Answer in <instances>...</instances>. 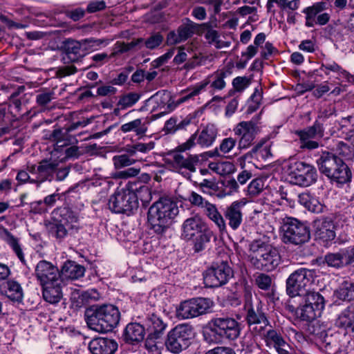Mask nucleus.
<instances>
[{
    "instance_id": "f257e3e1",
    "label": "nucleus",
    "mask_w": 354,
    "mask_h": 354,
    "mask_svg": "<svg viewBox=\"0 0 354 354\" xmlns=\"http://www.w3.org/2000/svg\"><path fill=\"white\" fill-rule=\"evenodd\" d=\"M196 133L192 134L185 142L178 146L174 151L169 152L165 159L166 163L174 171L191 181L192 174L196 171L200 164V159L198 155L187 153L186 151L196 145Z\"/></svg>"
},
{
    "instance_id": "f03ea898",
    "label": "nucleus",
    "mask_w": 354,
    "mask_h": 354,
    "mask_svg": "<svg viewBox=\"0 0 354 354\" xmlns=\"http://www.w3.org/2000/svg\"><path fill=\"white\" fill-rule=\"evenodd\" d=\"M149 188L142 185L136 191L131 189L117 190L109 199V209L116 214L130 215L138 210L139 200L147 203L151 200Z\"/></svg>"
},
{
    "instance_id": "7ed1b4c3",
    "label": "nucleus",
    "mask_w": 354,
    "mask_h": 354,
    "mask_svg": "<svg viewBox=\"0 0 354 354\" xmlns=\"http://www.w3.org/2000/svg\"><path fill=\"white\" fill-rule=\"evenodd\" d=\"M176 202L169 198H160L149 209L147 221L155 233H164L178 214Z\"/></svg>"
},
{
    "instance_id": "20e7f679",
    "label": "nucleus",
    "mask_w": 354,
    "mask_h": 354,
    "mask_svg": "<svg viewBox=\"0 0 354 354\" xmlns=\"http://www.w3.org/2000/svg\"><path fill=\"white\" fill-rule=\"evenodd\" d=\"M88 327L98 333L112 331L119 324L120 313L112 304L93 306L86 311Z\"/></svg>"
},
{
    "instance_id": "39448f33",
    "label": "nucleus",
    "mask_w": 354,
    "mask_h": 354,
    "mask_svg": "<svg viewBox=\"0 0 354 354\" xmlns=\"http://www.w3.org/2000/svg\"><path fill=\"white\" fill-rule=\"evenodd\" d=\"M250 261L257 269L270 272L281 263L278 250L261 239L250 243Z\"/></svg>"
},
{
    "instance_id": "423d86ee",
    "label": "nucleus",
    "mask_w": 354,
    "mask_h": 354,
    "mask_svg": "<svg viewBox=\"0 0 354 354\" xmlns=\"http://www.w3.org/2000/svg\"><path fill=\"white\" fill-rule=\"evenodd\" d=\"M240 333V324L235 319L226 316L212 318L208 323L204 336L209 343H219L223 338L234 340Z\"/></svg>"
},
{
    "instance_id": "0eeeda50",
    "label": "nucleus",
    "mask_w": 354,
    "mask_h": 354,
    "mask_svg": "<svg viewBox=\"0 0 354 354\" xmlns=\"http://www.w3.org/2000/svg\"><path fill=\"white\" fill-rule=\"evenodd\" d=\"M281 229L282 241L286 244L300 245L310 239V230L308 224L296 218H284Z\"/></svg>"
},
{
    "instance_id": "6e6552de",
    "label": "nucleus",
    "mask_w": 354,
    "mask_h": 354,
    "mask_svg": "<svg viewBox=\"0 0 354 354\" xmlns=\"http://www.w3.org/2000/svg\"><path fill=\"white\" fill-rule=\"evenodd\" d=\"M285 171L292 184L301 187H308L317 179L316 169L302 161H289L286 166Z\"/></svg>"
},
{
    "instance_id": "1a4fd4ad",
    "label": "nucleus",
    "mask_w": 354,
    "mask_h": 354,
    "mask_svg": "<svg viewBox=\"0 0 354 354\" xmlns=\"http://www.w3.org/2000/svg\"><path fill=\"white\" fill-rule=\"evenodd\" d=\"M315 272L301 268L291 273L286 279V292L291 297L301 296L310 290Z\"/></svg>"
},
{
    "instance_id": "9d476101",
    "label": "nucleus",
    "mask_w": 354,
    "mask_h": 354,
    "mask_svg": "<svg viewBox=\"0 0 354 354\" xmlns=\"http://www.w3.org/2000/svg\"><path fill=\"white\" fill-rule=\"evenodd\" d=\"M79 230L78 217L73 212H70L66 218L51 224L50 233L57 243L70 244L75 238Z\"/></svg>"
},
{
    "instance_id": "9b49d317",
    "label": "nucleus",
    "mask_w": 354,
    "mask_h": 354,
    "mask_svg": "<svg viewBox=\"0 0 354 354\" xmlns=\"http://www.w3.org/2000/svg\"><path fill=\"white\" fill-rule=\"evenodd\" d=\"M192 335V326L178 324L168 333L165 342L166 348L172 353L178 354L189 346Z\"/></svg>"
},
{
    "instance_id": "f8f14e48",
    "label": "nucleus",
    "mask_w": 354,
    "mask_h": 354,
    "mask_svg": "<svg viewBox=\"0 0 354 354\" xmlns=\"http://www.w3.org/2000/svg\"><path fill=\"white\" fill-rule=\"evenodd\" d=\"M200 90H193L190 93L180 96L177 99L172 97L171 93L168 90H159L149 100L157 104V107L164 110L153 115L154 119H158L167 113L174 110L180 104L187 102L197 95Z\"/></svg>"
},
{
    "instance_id": "ddd939ff",
    "label": "nucleus",
    "mask_w": 354,
    "mask_h": 354,
    "mask_svg": "<svg viewBox=\"0 0 354 354\" xmlns=\"http://www.w3.org/2000/svg\"><path fill=\"white\" fill-rule=\"evenodd\" d=\"M213 306L214 302L209 298H192L180 304L176 308V315L182 319H192L207 313Z\"/></svg>"
},
{
    "instance_id": "4468645a",
    "label": "nucleus",
    "mask_w": 354,
    "mask_h": 354,
    "mask_svg": "<svg viewBox=\"0 0 354 354\" xmlns=\"http://www.w3.org/2000/svg\"><path fill=\"white\" fill-rule=\"evenodd\" d=\"M234 276V272L226 261L214 263L204 275L206 286L217 288L226 284Z\"/></svg>"
},
{
    "instance_id": "2eb2a0df",
    "label": "nucleus",
    "mask_w": 354,
    "mask_h": 354,
    "mask_svg": "<svg viewBox=\"0 0 354 354\" xmlns=\"http://www.w3.org/2000/svg\"><path fill=\"white\" fill-rule=\"evenodd\" d=\"M269 328L263 329L257 326L252 328V332L260 336L263 339L266 346L274 348L278 354H290L291 347L283 339L281 334L272 328L270 325Z\"/></svg>"
},
{
    "instance_id": "dca6fc26",
    "label": "nucleus",
    "mask_w": 354,
    "mask_h": 354,
    "mask_svg": "<svg viewBox=\"0 0 354 354\" xmlns=\"http://www.w3.org/2000/svg\"><path fill=\"white\" fill-rule=\"evenodd\" d=\"M245 307L247 308L246 321L251 327L257 326L262 327L263 329L270 326V322L268 319L263 306L261 301L256 299L253 302L252 300V293L250 290H245Z\"/></svg>"
},
{
    "instance_id": "f3484780",
    "label": "nucleus",
    "mask_w": 354,
    "mask_h": 354,
    "mask_svg": "<svg viewBox=\"0 0 354 354\" xmlns=\"http://www.w3.org/2000/svg\"><path fill=\"white\" fill-rule=\"evenodd\" d=\"M258 153L259 156H263L265 153L268 154L269 151L266 147H263L262 145L254 146L250 153H248L237 158V163L240 166L241 171L237 175V180L240 185H245L250 179L254 176V165L252 162H246L248 158L252 157V153Z\"/></svg>"
},
{
    "instance_id": "a211bd4d",
    "label": "nucleus",
    "mask_w": 354,
    "mask_h": 354,
    "mask_svg": "<svg viewBox=\"0 0 354 354\" xmlns=\"http://www.w3.org/2000/svg\"><path fill=\"white\" fill-rule=\"evenodd\" d=\"M323 127L319 122H315L311 127L297 131L296 134L300 140V147L308 150L315 149L319 147V142L323 136Z\"/></svg>"
},
{
    "instance_id": "6ab92c4d",
    "label": "nucleus",
    "mask_w": 354,
    "mask_h": 354,
    "mask_svg": "<svg viewBox=\"0 0 354 354\" xmlns=\"http://www.w3.org/2000/svg\"><path fill=\"white\" fill-rule=\"evenodd\" d=\"M235 135L240 137L239 147L246 149L252 143L256 134L259 131L257 119L252 118L250 121L241 122L234 129Z\"/></svg>"
},
{
    "instance_id": "aec40b11",
    "label": "nucleus",
    "mask_w": 354,
    "mask_h": 354,
    "mask_svg": "<svg viewBox=\"0 0 354 354\" xmlns=\"http://www.w3.org/2000/svg\"><path fill=\"white\" fill-rule=\"evenodd\" d=\"M35 274L42 286L54 281L55 283H63L58 268L47 261H40L37 264Z\"/></svg>"
},
{
    "instance_id": "412c9836",
    "label": "nucleus",
    "mask_w": 354,
    "mask_h": 354,
    "mask_svg": "<svg viewBox=\"0 0 354 354\" xmlns=\"http://www.w3.org/2000/svg\"><path fill=\"white\" fill-rule=\"evenodd\" d=\"M57 164L47 160L41 161L38 165L28 166V169L32 176V182L41 183L54 179Z\"/></svg>"
},
{
    "instance_id": "4be33fe9",
    "label": "nucleus",
    "mask_w": 354,
    "mask_h": 354,
    "mask_svg": "<svg viewBox=\"0 0 354 354\" xmlns=\"http://www.w3.org/2000/svg\"><path fill=\"white\" fill-rule=\"evenodd\" d=\"M316 238L324 243L331 241L335 238V225L328 217H322L313 222Z\"/></svg>"
},
{
    "instance_id": "5701e85b",
    "label": "nucleus",
    "mask_w": 354,
    "mask_h": 354,
    "mask_svg": "<svg viewBox=\"0 0 354 354\" xmlns=\"http://www.w3.org/2000/svg\"><path fill=\"white\" fill-rule=\"evenodd\" d=\"M245 203L236 201L227 206L224 212L225 219L229 226L233 230H237L243 222V214L242 212Z\"/></svg>"
},
{
    "instance_id": "b1692460",
    "label": "nucleus",
    "mask_w": 354,
    "mask_h": 354,
    "mask_svg": "<svg viewBox=\"0 0 354 354\" xmlns=\"http://www.w3.org/2000/svg\"><path fill=\"white\" fill-rule=\"evenodd\" d=\"M207 229L205 223L199 216L187 218L182 225V236L187 240L192 239Z\"/></svg>"
},
{
    "instance_id": "393cba45",
    "label": "nucleus",
    "mask_w": 354,
    "mask_h": 354,
    "mask_svg": "<svg viewBox=\"0 0 354 354\" xmlns=\"http://www.w3.org/2000/svg\"><path fill=\"white\" fill-rule=\"evenodd\" d=\"M117 348L118 344L113 339L104 337L94 338L88 344L92 354H113Z\"/></svg>"
},
{
    "instance_id": "a878e982",
    "label": "nucleus",
    "mask_w": 354,
    "mask_h": 354,
    "mask_svg": "<svg viewBox=\"0 0 354 354\" xmlns=\"http://www.w3.org/2000/svg\"><path fill=\"white\" fill-rule=\"evenodd\" d=\"M330 183L342 186L348 183L352 179V171L348 166L342 160L327 176Z\"/></svg>"
},
{
    "instance_id": "bb28decb",
    "label": "nucleus",
    "mask_w": 354,
    "mask_h": 354,
    "mask_svg": "<svg viewBox=\"0 0 354 354\" xmlns=\"http://www.w3.org/2000/svg\"><path fill=\"white\" fill-rule=\"evenodd\" d=\"M194 133H196L195 143L202 147H209L214 142L218 135V129L214 124L209 123Z\"/></svg>"
},
{
    "instance_id": "cd10ccee",
    "label": "nucleus",
    "mask_w": 354,
    "mask_h": 354,
    "mask_svg": "<svg viewBox=\"0 0 354 354\" xmlns=\"http://www.w3.org/2000/svg\"><path fill=\"white\" fill-rule=\"evenodd\" d=\"M342 160L335 154L325 151L317 160V164L319 171L327 177Z\"/></svg>"
},
{
    "instance_id": "c85d7f7f",
    "label": "nucleus",
    "mask_w": 354,
    "mask_h": 354,
    "mask_svg": "<svg viewBox=\"0 0 354 354\" xmlns=\"http://www.w3.org/2000/svg\"><path fill=\"white\" fill-rule=\"evenodd\" d=\"M149 120L147 118H140L127 122L120 127L122 133L133 132L138 138L145 136L148 131Z\"/></svg>"
},
{
    "instance_id": "c756f323",
    "label": "nucleus",
    "mask_w": 354,
    "mask_h": 354,
    "mask_svg": "<svg viewBox=\"0 0 354 354\" xmlns=\"http://www.w3.org/2000/svg\"><path fill=\"white\" fill-rule=\"evenodd\" d=\"M145 327L137 322L128 324L123 333L124 341L131 344L142 342L145 338Z\"/></svg>"
},
{
    "instance_id": "7c9ffc66",
    "label": "nucleus",
    "mask_w": 354,
    "mask_h": 354,
    "mask_svg": "<svg viewBox=\"0 0 354 354\" xmlns=\"http://www.w3.org/2000/svg\"><path fill=\"white\" fill-rule=\"evenodd\" d=\"M335 325L343 330L350 328L354 333V306L351 305L342 310L335 319Z\"/></svg>"
},
{
    "instance_id": "2f4dec72",
    "label": "nucleus",
    "mask_w": 354,
    "mask_h": 354,
    "mask_svg": "<svg viewBox=\"0 0 354 354\" xmlns=\"http://www.w3.org/2000/svg\"><path fill=\"white\" fill-rule=\"evenodd\" d=\"M207 26L205 24H198L190 20L189 18H185L182 24L178 28L179 37L183 41L193 36L194 34H199L202 27Z\"/></svg>"
},
{
    "instance_id": "473e14b6",
    "label": "nucleus",
    "mask_w": 354,
    "mask_h": 354,
    "mask_svg": "<svg viewBox=\"0 0 354 354\" xmlns=\"http://www.w3.org/2000/svg\"><path fill=\"white\" fill-rule=\"evenodd\" d=\"M298 202L306 209L319 214L323 212L324 205L315 196L309 193L304 192L298 195Z\"/></svg>"
},
{
    "instance_id": "72a5a7b5",
    "label": "nucleus",
    "mask_w": 354,
    "mask_h": 354,
    "mask_svg": "<svg viewBox=\"0 0 354 354\" xmlns=\"http://www.w3.org/2000/svg\"><path fill=\"white\" fill-rule=\"evenodd\" d=\"M85 268L75 261H68L62 266L60 274L61 279H77L84 276Z\"/></svg>"
},
{
    "instance_id": "f704fd0d",
    "label": "nucleus",
    "mask_w": 354,
    "mask_h": 354,
    "mask_svg": "<svg viewBox=\"0 0 354 354\" xmlns=\"http://www.w3.org/2000/svg\"><path fill=\"white\" fill-rule=\"evenodd\" d=\"M62 284L54 281L42 286L44 300L53 304L58 303L62 297Z\"/></svg>"
},
{
    "instance_id": "c9c22d12",
    "label": "nucleus",
    "mask_w": 354,
    "mask_h": 354,
    "mask_svg": "<svg viewBox=\"0 0 354 354\" xmlns=\"http://www.w3.org/2000/svg\"><path fill=\"white\" fill-rule=\"evenodd\" d=\"M5 295L12 302L21 304L24 290L19 283L15 280H8L5 284Z\"/></svg>"
},
{
    "instance_id": "e433bc0d",
    "label": "nucleus",
    "mask_w": 354,
    "mask_h": 354,
    "mask_svg": "<svg viewBox=\"0 0 354 354\" xmlns=\"http://www.w3.org/2000/svg\"><path fill=\"white\" fill-rule=\"evenodd\" d=\"M327 8L328 3L324 1L316 2L313 6L304 8L303 12L306 15V26L311 28L317 24L315 17Z\"/></svg>"
},
{
    "instance_id": "4c0bfd02",
    "label": "nucleus",
    "mask_w": 354,
    "mask_h": 354,
    "mask_svg": "<svg viewBox=\"0 0 354 354\" xmlns=\"http://www.w3.org/2000/svg\"><path fill=\"white\" fill-rule=\"evenodd\" d=\"M147 329L155 337H160L167 327V324L156 314H151L146 319Z\"/></svg>"
},
{
    "instance_id": "58836bf2",
    "label": "nucleus",
    "mask_w": 354,
    "mask_h": 354,
    "mask_svg": "<svg viewBox=\"0 0 354 354\" xmlns=\"http://www.w3.org/2000/svg\"><path fill=\"white\" fill-rule=\"evenodd\" d=\"M302 296L304 297L305 304L312 306L313 308L322 313L325 306V301L322 295L319 292L308 291Z\"/></svg>"
},
{
    "instance_id": "ea45409f",
    "label": "nucleus",
    "mask_w": 354,
    "mask_h": 354,
    "mask_svg": "<svg viewBox=\"0 0 354 354\" xmlns=\"http://www.w3.org/2000/svg\"><path fill=\"white\" fill-rule=\"evenodd\" d=\"M335 295L343 301L354 300V282L350 280L344 281L336 290Z\"/></svg>"
},
{
    "instance_id": "a19ab883",
    "label": "nucleus",
    "mask_w": 354,
    "mask_h": 354,
    "mask_svg": "<svg viewBox=\"0 0 354 354\" xmlns=\"http://www.w3.org/2000/svg\"><path fill=\"white\" fill-rule=\"evenodd\" d=\"M66 53L71 62H76L84 56L81 40H68L65 44Z\"/></svg>"
},
{
    "instance_id": "79ce46f5",
    "label": "nucleus",
    "mask_w": 354,
    "mask_h": 354,
    "mask_svg": "<svg viewBox=\"0 0 354 354\" xmlns=\"http://www.w3.org/2000/svg\"><path fill=\"white\" fill-rule=\"evenodd\" d=\"M295 314L297 317L302 321L311 322L320 317L322 313L304 304L297 308Z\"/></svg>"
},
{
    "instance_id": "37998d69",
    "label": "nucleus",
    "mask_w": 354,
    "mask_h": 354,
    "mask_svg": "<svg viewBox=\"0 0 354 354\" xmlns=\"http://www.w3.org/2000/svg\"><path fill=\"white\" fill-rule=\"evenodd\" d=\"M82 52L84 56L88 51H94L98 50L102 46H106L108 40L104 39H95L93 37L81 39Z\"/></svg>"
},
{
    "instance_id": "c03bdc74",
    "label": "nucleus",
    "mask_w": 354,
    "mask_h": 354,
    "mask_svg": "<svg viewBox=\"0 0 354 354\" xmlns=\"http://www.w3.org/2000/svg\"><path fill=\"white\" fill-rule=\"evenodd\" d=\"M344 248L335 253H328L325 255L324 260L328 266L342 268L346 266L344 259Z\"/></svg>"
},
{
    "instance_id": "a18cd8bd",
    "label": "nucleus",
    "mask_w": 354,
    "mask_h": 354,
    "mask_svg": "<svg viewBox=\"0 0 354 354\" xmlns=\"http://www.w3.org/2000/svg\"><path fill=\"white\" fill-rule=\"evenodd\" d=\"M142 41V38L137 39L136 40L132 41L127 44L124 42L117 41L114 45L113 52L110 55V57H115L118 55L127 53L133 49L135 46L140 44Z\"/></svg>"
},
{
    "instance_id": "49530a36",
    "label": "nucleus",
    "mask_w": 354,
    "mask_h": 354,
    "mask_svg": "<svg viewBox=\"0 0 354 354\" xmlns=\"http://www.w3.org/2000/svg\"><path fill=\"white\" fill-rule=\"evenodd\" d=\"M4 239L6 242L12 248V250L16 254L19 259L22 263H25L24 254L23 253L21 245L19 244V239L7 230L5 231Z\"/></svg>"
},
{
    "instance_id": "de8ad7c7",
    "label": "nucleus",
    "mask_w": 354,
    "mask_h": 354,
    "mask_svg": "<svg viewBox=\"0 0 354 354\" xmlns=\"http://www.w3.org/2000/svg\"><path fill=\"white\" fill-rule=\"evenodd\" d=\"M212 235V232L207 228L195 236L196 239L194 245V251L196 252H199L203 250L206 243L209 242Z\"/></svg>"
},
{
    "instance_id": "09e8293b",
    "label": "nucleus",
    "mask_w": 354,
    "mask_h": 354,
    "mask_svg": "<svg viewBox=\"0 0 354 354\" xmlns=\"http://www.w3.org/2000/svg\"><path fill=\"white\" fill-rule=\"evenodd\" d=\"M140 95L135 92H130L122 95L118 101V105L124 109L132 106L140 99Z\"/></svg>"
},
{
    "instance_id": "8fccbe9b",
    "label": "nucleus",
    "mask_w": 354,
    "mask_h": 354,
    "mask_svg": "<svg viewBox=\"0 0 354 354\" xmlns=\"http://www.w3.org/2000/svg\"><path fill=\"white\" fill-rule=\"evenodd\" d=\"M112 161L116 169L129 167L136 162L134 159L131 158L129 155L126 153L114 156L112 158Z\"/></svg>"
},
{
    "instance_id": "3c124183",
    "label": "nucleus",
    "mask_w": 354,
    "mask_h": 354,
    "mask_svg": "<svg viewBox=\"0 0 354 354\" xmlns=\"http://www.w3.org/2000/svg\"><path fill=\"white\" fill-rule=\"evenodd\" d=\"M264 180L261 178L253 179L248 186V193L250 196H256L264 189Z\"/></svg>"
},
{
    "instance_id": "603ef678",
    "label": "nucleus",
    "mask_w": 354,
    "mask_h": 354,
    "mask_svg": "<svg viewBox=\"0 0 354 354\" xmlns=\"http://www.w3.org/2000/svg\"><path fill=\"white\" fill-rule=\"evenodd\" d=\"M203 24H205L207 26L202 27L201 28L199 34L204 33L205 39L208 41L209 44H216L219 37L218 32L211 28V25L209 23H203Z\"/></svg>"
},
{
    "instance_id": "864d4df0",
    "label": "nucleus",
    "mask_w": 354,
    "mask_h": 354,
    "mask_svg": "<svg viewBox=\"0 0 354 354\" xmlns=\"http://www.w3.org/2000/svg\"><path fill=\"white\" fill-rule=\"evenodd\" d=\"M263 90H255L250 97L247 112L252 113L255 111L259 106L262 100Z\"/></svg>"
},
{
    "instance_id": "5fc2aeb1",
    "label": "nucleus",
    "mask_w": 354,
    "mask_h": 354,
    "mask_svg": "<svg viewBox=\"0 0 354 354\" xmlns=\"http://www.w3.org/2000/svg\"><path fill=\"white\" fill-rule=\"evenodd\" d=\"M140 172V168L129 167L125 170L117 171L114 172L112 176L115 179H127L136 176Z\"/></svg>"
},
{
    "instance_id": "6e6d98bb",
    "label": "nucleus",
    "mask_w": 354,
    "mask_h": 354,
    "mask_svg": "<svg viewBox=\"0 0 354 354\" xmlns=\"http://www.w3.org/2000/svg\"><path fill=\"white\" fill-rule=\"evenodd\" d=\"M255 282L260 289L268 290L271 287L272 280L269 275L264 273H261L257 276Z\"/></svg>"
},
{
    "instance_id": "4d7b16f0",
    "label": "nucleus",
    "mask_w": 354,
    "mask_h": 354,
    "mask_svg": "<svg viewBox=\"0 0 354 354\" xmlns=\"http://www.w3.org/2000/svg\"><path fill=\"white\" fill-rule=\"evenodd\" d=\"M163 41V37L160 33H155L151 35L146 40L143 39L142 43L149 49H154L159 46ZM142 44V42L140 43Z\"/></svg>"
},
{
    "instance_id": "13d9d810",
    "label": "nucleus",
    "mask_w": 354,
    "mask_h": 354,
    "mask_svg": "<svg viewBox=\"0 0 354 354\" xmlns=\"http://www.w3.org/2000/svg\"><path fill=\"white\" fill-rule=\"evenodd\" d=\"M178 126V118L176 117H171L165 122L163 127V131L166 134H174L179 131Z\"/></svg>"
},
{
    "instance_id": "bf43d9fd",
    "label": "nucleus",
    "mask_w": 354,
    "mask_h": 354,
    "mask_svg": "<svg viewBox=\"0 0 354 354\" xmlns=\"http://www.w3.org/2000/svg\"><path fill=\"white\" fill-rule=\"evenodd\" d=\"M236 141L232 138H226L219 145V150L223 153H229L235 147Z\"/></svg>"
},
{
    "instance_id": "052dcab7",
    "label": "nucleus",
    "mask_w": 354,
    "mask_h": 354,
    "mask_svg": "<svg viewBox=\"0 0 354 354\" xmlns=\"http://www.w3.org/2000/svg\"><path fill=\"white\" fill-rule=\"evenodd\" d=\"M66 133H63L59 129H55L52 134L51 138L56 141V145L57 147H63L67 145L65 141Z\"/></svg>"
},
{
    "instance_id": "680f3d73",
    "label": "nucleus",
    "mask_w": 354,
    "mask_h": 354,
    "mask_svg": "<svg viewBox=\"0 0 354 354\" xmlns=\"http://www.w3.org/2000/svg\"><path fill=\"white\" fill-rule=\"evenodd\" d=\"M209 218L217 225L221 232L226 231L225 220L219 212L214 214V215H212Z\"/></svg>"
},
{
    "instance_id": "e2e57ef3",
    "label": "nucleus",
    "mask_w": 354,
    "mask_h": 354,
    "mask_svg": "<svg viewBox=\"0 0 354 354\" xmlns=\"http://www.w3.org/2000/svg\"><path fill=\"white\" fill-rule=\"evenodd\" d=\"M234 88H245L250 85V80L247 77H237L232 81Z\"/></svg>"
},
{
    "instance_id": "0e129e2a",
    "label": "nucleus",
    "mask_w": 354,
    "mask_h": 354,
    "mask_svg": "<svg viewBox=\"0 0 354 354\" xmlns=\"http://www.w3.org/2000/svg\"><path fill=\"white\" fill-rule=\"evenodd\" d=\"M234 88H245L250 85V80L247 77H237L232 81Z\"/></svg>"
},
{
    "instance_id": "69168bd1",
    "label": "nucleus",
    "mask_w": 354,
    "mask_h": 354,
    "mask_svg": "<svg viewBox=\"0 0 354 354\" xmlns=\"http://www.w3.org/2000/svg\"><path fill=\"white\" fill-rule=\"evenodd\" d=\"M106 7V3L104 1H94L88 4L87 11L90 13L95 12L97 11L102 10Z\"/></svg>"
},
{
    "instance_id": "338daca9",
    "label": "nucleus",
    "mask_w": 354,
    "mask_h": 354,
    "mask_svg": "<svg viewBox=\"0 0 354 354\" xmlns=\"http://www.w3.org/2000/svg\"><path fill=\"white\" fill-rule=\"evenodd\" d=\"M344 259L346 266L353 265L354 267V245L344 248Z\"/></svg>"
},
{
    "instance_id": "774afa93",
    "label": "nucleus",
    "mask_w": 354,
    "mask_h": 354,
    "mask_svg": "<svg viewBox=\"0 0 354 354\" xmlns=\"http://www.w3.org/2000/svg\"><path fill=\"white\" fill-rule=\"evenodd\" d=\"M206 354H236L235 352L229 347L218 346L210 349L206 352Z\"/></svg>"
}]
</instances>
